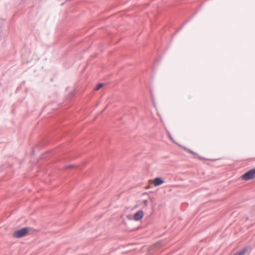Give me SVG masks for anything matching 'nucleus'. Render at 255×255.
<instances>
[{
    "label": "nucleus",
    "mask_w": 255,
    "mask_h": 255,
    "mask_svg": "<svg viewBox=\"0 0 255 255\" xmlns=\"http://www.w3.org/2000/svg\"><path fill=\"white\" fill-rule=\"evenodd\" d=\"M28 231L29 230L28 228H24L20 230L15 231L13 234V236L16 238H20L27 235Z\"/></svg>",
    "instance_id": "f257e3e1"
},
{
    "label": "nucleus",
    "mask_w": 255,
    "mask_h": 255,
    "mask_svg": "<svg viewBox=\"0 0 255 255\" xmlns=\"http://www.w3.org/2000/svg\"><path fill=\"white\" fill-rule=\"evenodd\" d=\"M255 177V169H253L248 172L245 173L242 176L243 180L247 181L253 179Z\"/></svg>",
    "instance_id": "f03ea898"
},
{
    "label": "nucleus",
    "mask_w": 255,
    "mask_h": 255,
    "mask_svg": "<svg viewBox=\"0 0 255 255\" xmlns=\"http://www.w3.org/2000/svg\"><path fill=\"white\" fill-rule=\"evenodd\" d=\"M150 182L152 183L155 186H158L164 183V180L160 177H157L153 180H150Z\"/></svg>",
    "instance_id": "7ed1b4c3"
},
{
    "label": "nucleus",
    "mask_w": 255,
    "mask_h": 255,
    "mask_svg": "<svg viewBox=\"0 0 255 255\" xmlns=\"http://www.w3.org/2000/svg\"><path fill=\"white\" fill-rule=\"evenodd\" d=\"M143 216V212L142 211L140 210L137 212L134 215L133 217V219L135 221H138L141 219Z\"/></svg>",
    "instance_id": "20e7f679"
},
{
    "label": "nucleus",
    "mask_w": 255,
    "mask_h": 255,
    "mask_svg": "<svg viewBox=\"0 0 255 255\" xmlns=\"http://www.w3.org/2000/svg\"><path fill=\"white\" fill-rule=\"evenodd\" d=\"M247 251V249L244 248L242 251L237 253L235 255H245V254H246Z\"/></svg>",
    "instance_id": "39448f33"
},
{
    "label": "nucleus",
    "mask_w": 255,
    "mask_h": 255,
    "mask_svg": "<svg viewBox=\"0 0 255 255\" xmlns=\"http://www.w3.org/2000/svg\"><path fill=\"white\" fill-rule=\"evenodd\" d=\"M103 86V84L102 83H99L97 85L96 88L95 89L96 91H98L100 90L101 88H102Z\"/></svg>",
    "instance_id": "423d86ee"
},
{
    "label": "nucleus",
    "mask_w": 255,
    "mask_h": 255,
    "mask_svg": "<svg viewBox=\"0 0 255 255\" xmlns=\"http://www.w3.org/2000/svg\"><path fill=\"white\" fill-rule=\"evenodd\" d=\"M188 152L191 153V154H193V155H196L197 154L196 153L193 152V151H190V150H188Z\"/></svg>",
    "instance_id": "0eeeda50"
},
{
    "label": "nucleus",
    "mask_w": 255,
    "mask_h": 255,
    "mask_svg": "<svg viewBox=\"0 0 255 255\" xmlns=\"http://www.w3.org/2000/svg\"><path fill=\"white\" fill-rule=\"evenodd\" d=\"M169 137H170V138L171 140H173V139L172 138V137H171L170 136H169Z\"/></svg>",
    "instance_id": "6e6552de"
}]
</instances>
